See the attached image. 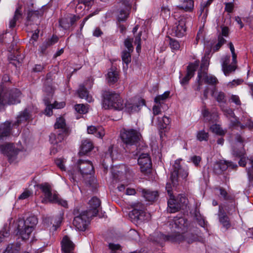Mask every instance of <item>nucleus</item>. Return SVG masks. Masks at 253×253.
<instances>
[{
    "label": "nucleus",
    "instance_id": "64",
    "mask_svg": "<svg viewBox=\"0 0 253 253\" xmlns=\"http://www.w3.org/2000/svg\"><path fill=\"white\" fill-rule=\"evenodd\" d=\"M188 175V169H180V170L179 171L178 176L182 178L183 179H186Z\"/></svg>",
    "mask_w": 253,
    "mask_h": 253
},
{
    "label": "nucleus",
    "instance_id": "58",
    "mask_svg": "<svg viewBox=\"0 0 253 253\" xmlns=\"http://www.w3.org/2000/svg\"><path fill=\"white\" fill-rule=\"evenodd\" d=\"M124 44L126 48V50L132 52L133 51V47L132 44V40L127 38L124 42Z\"/></svg>",
    "mask_w": 253,
    "mask_h": 253
},
{
    "label": "nucleus",
    "instance_id": "14",
    "mask_svg": "<svg viewBox=\"0 0 253 253\" xmlns=\"http://www.w3.org/2000/svg\"><path fill=\"white\" fill-rule=\"evenodd\" d=\"M77 167L82 175L91 174L93 171V165L89 161L79 160Z\"/></svg>",
    "mask_w": 253,
    "mask_h": 253
},
{
    "label": "nucleus",
    "instance_id": "44",
    "mask_svg": "<svg viewBox=\"0 0 253 253\" xmlns=\"http://www.w3.org/2000/svg\"><path fill=\"white\" fill-rule=\"evenodd\" d=\"M130 10H127L123 7H120L117 15L119 21H125L128 18Z\"/></svg>",
    "mask_w": 253,
    "mask_h": 253
},
{
    "label": "nucleus",
    "instance_id": "21",
    "mask_svg": "<svg viewBox=\"0 0 253 253\" xmlns=\"http://www.w3.org/2000/svg\"><path fill=\"white\" fill-rule=\"evenodd\" d=\"M61 244L63 253H74L75 245L67 236L63 238Z\"/></svg>",
    "mask_w": 253,
    "mask_h": 253
},
{
    "label": "nucleus",
    "instance_id": "57",
    "mask_svg": "<svg viewBox=\"0 0 253 253\" xmlns=\"http://www.w3.org/2000/svg\"><path fill=\"white\" fill-rule=\"evenodd\" d=\"M32 191L26 189L20 195H19L18 199L19 200H25L32 196Z\"/></svg>",
    "mask_w": 253,
    "mask_h": 253
},
{
    "label": "nucleus",
    "instance_id": "52",
    "mask_svg": "<svg viewBox=\"0 0 253 253\" xmlns=\"http://www.w3.org/2000/svg\"><path fill=\"white\" fill-rule=\"evenodd\" d=\"M226 41V40L224 39L223 37L219 35L218 36V42L213 47V51L216 52L218 51L222 45L225 43Z\"/></svg>",
    "mask_w": 253,
    "mask_h": 253
},
{
    "label": "nucleus",
    "instance_id": "16",
    "mask_svg": "<svg viewBox=\"0 0 253 253\" xmlns=\"http://www.w3.org/2000/svg\"><path fill=\"white\" fill-rule=\"evenodd\" d=\"M80 17L73 14H68L59 20L60 26L64 29H68L73 26Z\"/></svg>",
    "mask_w": 253,
    "mask_h": 253
},
{
    "label": "nucleus",
    "instance_id": "5",
    "mask_svg": "<svg viewBox=\"0 0 253 253\" xmlns=\"http://www.w3.org/2000/svg\"><path fill=\"white\" fill-rule=\"evenodd\" d=\"M173 17L176 20L172 28V33L177 37H182L185 35L186 24L192 20L191 17L187 14L179 15L177 12H174Z\"/></svg>",
    "mask_w": 253,
    "mask_h": 253
},
{
    "label": "nucleus",
    "instance_id": "41",
    "mask_svg": "<svg viewBox=\"0 0 253 253\" xmlns=\"http://www.w3.org/2000/svg\"><path fill=\"white\" fill-rule=\"evenodd\" d=\"M143 194L146 200L149 202H154L159 196L157 191H151L146 190H143Z\"/></svg>",
    "mask_w": 253,
    "mask_h": 253
},
{
    "label": "nucleus",
    "instance_id": "1",
    "mask_svg": "<svg viewBox=\"0 0 253 253\" xmlns=\"http://www.w3.org/2000/svg\"><path fill=\"white\" fill-rule=\"evenodd\" d=\"M102 107L105 109L122 110L124 108V102L120 94L114 91L104 90L102 93Z\"/></svg>",
    "mask_w": 253,
    "mask_h": 253
},
{
    "label": "nucleus",
    "instance_id": "12",
    "mask_svg": "<svg viewBox=\"0 0 253 253\" xmlns=\"http://www.w3.org/2000/svg\"><path fill=\"white\" fill-rule=\"evenodd\" d=\"M34 109V106H28L24 111L21 112L17 117L16 121L12 125L13 126H18L22 123H25L32 118V114Z\"/></svg>",
    "mask_w": 253,
    "mask_h": 253
},
{
    "label": "nucleus",
    "instance_id": "56",
    "mask_svg": "<svg viewBox=\"0 0 253 253\" xmlns=\"http://www.w3.org/2000/svg\"><path fill=\"white\" fill-rule=\"evenodd\" d=\"M83 3V5L85 6H91L93 3V0H73V3Z\"/></svg>",
    "mask_w": 253,
    "mask_h": 253
},
{
    "label": "nucleus",
    "instance_id": "29",
    "mask_svg": "<svg viewBox=\"0 0 253 253\" xmlns=\"http://www.w3.org/2000/svg\"><path fill=\"white\" fill-rule=\"evenodd\" d=\"M195 70L196 67L194 65L191 64L187 66L186 74L180 81L182 85H184L188 84L190 79L193 77Z\"/></svg>",
    "mask_w": 253,
    "mask_h": 253
},
{
    "label": "nucleus",
    "instance_id": "8",
    "mask_svg": "<svg viewBox=\"0 0 253 253\" xmlns=\"http://www.w3.org/2000/svg\"><path fill=\"white\" fill-rule=\"evenodd\" d=\"M187 199L185 196L178 195L176 198L170 197L168 201V211L170 213H174L183 209L186 206Z\"/></svg>",
    "mask_w": 253,
    "mask_h": 253
},
{
    "label": "nucleus",
    "instance_id": "51",
    "mask_svg": "<svg viewBox=\"0 0 253 253\" xmlns=\"http://www.w3.org/2000/svg\"><path fill=\"white\" fill-rule=\"evenodd\" d=\"M210 129L213 133L219 135H223L225 133V131L219 125L216 124L211 126Z\"/></svg>",
    "mask_w": 253,
    "mask_h": 253
},
{
    "label": "nucleus",
    "instance_id": "32",
    "mask_svg": "<svg viewBox=\"0 0 253 253\" xmlns=\"http://www.w3.org/2000/svg\"><path fill=\"white\" fill-rule=\"evenodd\" d=\"M87 130L88 133L94 134L98 138H102L105 135V131L101 126H90L87 127Z\"/></svg>",
    "mask_w": 253,
    "mask_h": 253
},
{
    "label": "nucleus",
    "instance_id": "46",
    "mask_svg": "<svg viewBox=\"0 0 253 253\" xmlns=\"http://www.w3.org/2000/svg\"><path fill=\"white\" fill-rule=\"evenodd\" d=\"M232 154L234 156L238 158L245 156L246 155V151L244 149V145H242L240 149H237L234 146L233 149Z\"/></svg>",
    "mask_w": 253,
    "mask_h": 253
},
{
    "label": "nucleus",
    "instance_id": "6",
    "mask_svg": "<svg viewBox=\"0 0 253 253\" xmlns=\"http://www.w3.org/2000/svg\"><path fill=\"white\" fill-rule=\"evenodd\" d=\"M20 91L17 88L7 89L4 88L0 94V106L6 104H15L20 103Z\"/></svg>",
    "mask_w": 253,
    "mask_h": 253
},
{
    "label": "nucleus",
    "instance_id": "17",
    "mask_svg": "<svg viewBox=\"0 0 253 253\" xmlns=\"http://www.w3.org/2000/svg\"><path fill=\"white\" fill-rule=\"evenodd\" d=\"M11 129V123L8 121L0 125V143L6 140L10 135Z\"/></svg>",
    "mask_w": 253,
    "mask_h": 253
},
{
    "label": "nucleus",
    "instance_id": "15",
    "mask_svg": "<svg viewBox=\"0 0 253 253\" xmlns=\"http://www.w3.org/2000/svg\"><path fill=\"white\" fill-rule=\"evenodd\" d=\"M101 201L96 197H92L88 202V209L87 211L91 216H96L100 209Z\"/></svg>",
    "mask_w": 253,
    "mask_h": 253
},
{
    "label": "nucleus",
    "instance_id": "10",
    "mask_svg": "<svg viewBox=\"0 0 253 253\" xmlns=\"http://www.w3.org/2000/svg\"><path fill=\"white\" fill-rule=\"evenodd\" d=\"M0 151L7 157L8 161L11 163L16 159L20 150L15 148L13 143H7L0 145Z\"/></svg>",
    "mask_w": 253,
    "mask_h": 253
},
{
    "label": "nucleus",
    "instance_id": "59",
    "mask_svg": "<svg viewBox=\"0 0 253 253\" xmlns=\"http://www.w3.org/2000/svg\"><path fill=\"white\" fill-rule=\"evenodd\" d=\"M222 110L224 113V115L227 117H228L229 118H234V121H235V119H236V118H235L234 113L231 109L225 108V109H222Z\"/></svg>",
    "mask_w": 253,
    "mask_h": 253
},
{
    "label": "nucleus",
    "instance_id": "47",
    "mask_svg": "<svg viewBox=\"0 0 253 253\" xmlns=\"http://www.w3.org/2000/svg\"><path fill=\"white\" fill-rule=\"evenodd\" d=\"M131 52L126 50H124L122 52V59L127 65L131 62Z\"/></svg>",
    "mask_w": 253,
    "mask_h": 253
},
{
    "label": "nucleus",
    "instance_id": "7",
    "mask_svg": "<svg viewBox=\"0 0 253 253\" xmlns=\"http://www.w3.org/2000/svg\"><path fill=\"white\" fill-rule=\"evenodd\" d=\"M131 220L137 224L148 220L150 218V214L145 211V206L143 204L137 202L134 204V208L129 214Z\"/></svg>",
    "mask_w": 253,
    "mask_h": 253
},
{
    "label": "nucleus",
    "instance_id": "13",
    "mask_svg": "<svg viewBox=\"0 0 253 253\" xmlns=\"http://www.w3.org/2000/svg\"><path fill=\"white\" fill-rule=\"evenodd\" d=\"M230 61V56L229 55H225L221 58L222 69L226 76H228L231 72L235 71L237 68V63H234L232 61V63L229 64Z\"/></svg>",
    "mask_w": 253,
    "mask_h": 253
},
{
    "label": "nucleus",
    "instance_id": "2",
    "mask_svg": "<svg viewBox=\"0 0 253 253\" xmlns=\"http://www.w3.org/2000/svg\"><path fill=\"white\" fill-rule=\"evenodd\" d=\"M54 128L55 132L49 136L50 141L53 144L61 142L71 133V129L66 125L65 120L63 117L57 118Z\"/></svg>",
    "mask_w": 253,
    "mask_h": 253
},
{
    "label": "nucleus",
    "instance_id": "55",
    "mask_svg": "<svg viewBox=\"0 0 253 253\" xmlns=\"http://www.w3.org/2000/svg\"><path fill=\"white\" fill-rule=\"evenodd\" d=\"M142 36V32H140L137 35L135 36L134 43L137 44L136 49L138 52L141 49V37Z\"/></svg>",
    "mask_w": 253,
    "mask_h": 253
},
{
    "label": "nucleus",
    "instance_id": "31",
    "mask_svg": "<svg viewBox=\"0 0 253 253\" xmlns=\"http://www.w3.org/2000/svg\"><path fill=\"white\" fill-rule=\"evenodd\" d=\"M211 95L220 104L225 103L226 102L225 93L221 91H218L215 87L212 89Z\"/></svg>",
    "mask_w": 253,
    "mask_h": 253
},
{
    "label": "nucleus",
    "instance_id": "23",
    "mask_svg": "<svg viewBox=\"0 0 253 253\" xmlns=\"http://www.w3.org/2000/svg\"><path fill=\"white\" fill-rule=\"evenodd\" d=\"M180 160H176L173 165V170L171 172L170 179L173 186L178 184L179 171L180 170V169H182L180 165Z\"/></svg>",
    "mask_w": 253,
    "mask_h": 253
},
{
    "label": "nucleus",
    "instance_id": "20",
    "mask_svg": "<svg viewBox=\"0 0 253 253\" xmlns=\"http://www.w3.org/2000/svg\"><path fill=\"white\" fill-rule=\"evenodd\" d=\"M234 166V165L231 162L220 161L214 163L213 170L215 173L220 174L223 171L226 170L228 167Z\"/></svg>",
    "mask_w": 253,
    "mask_h": 253
},
{
    "label": "nucleus",
    "instance_id": "28",
    "mask_svg": "<svg viewBox=\"0 0 253 253\" xmlns=\"http://www.w3.org/2000/svg\"><path fill=\"white\" fill-rule=\"evenodd\" d=\"M119 73L115 67H111L106 76L107 83L110 84H114L119 79Z\"/></svg>",
    "mask_w": 253,
    "mask_h": 253
},
{
    "label": "nucleus",
    "instance_id": "26",
    "mask_svg": "<svg viewBox=\"0 0 253 253\" xmlns=\"http://www.w3.org/2000/svg\"><path fill=\"white\" fill-rule=\"evenodd\" d=\"M149 240L154 244L163 246L164 242L169 241V235H165L161 233H157L150 235Z\"/></svg>",
    "mask_w": 253,
    "mask_h": 253
},
{
    "label": "nucleus",
    "instance_id": "24",
    "mask_svg": "<svg viewBox=\"0 0 253 253\" xmlns=\"http://www.w3.org/2000/svg\"><path fill=\"white\" fill-rule=\"evenodd\" d=\"M38 186L43 193L44 197L51 203L53 199V193L52 192L51 186L47 183L39 184Z\"/></svg>",
    "mask_w": 253,
    "mask_h": 253
},
{
    "label": "nucleus",
    "instance_id": "43",
    "mask_svg": "<svg viewBox=\"0 0 253 253\" xmlns=\"http://www.w3.org/2000/svg\"><path fill=\"white\" fill-rule=\"evenodd\" d=\"M22 15V13L21 11V7L18 6L15 11L13 19H11L9 22V27H14L15 26L17 20L21 18Z\"/></svg>",
    "mask_w": 253,
    "mask_h": 253
},
{
    "label": "nucleus",
    "instance_id": "63",
    "mask_svg": "<svg viewBox=\"0 0 253 253\" xmlns=\"http://www.w3.org/2000/svg\"><path fill=\"white\" fill-rule=\"evenodd\" d=\"M190 160L191 162L195 165L196 167H198L201 161V157L199 156H194L191 157Z\"/></svg>",
    "mask_w": 253,
    "mask_h": 253
},
{
    "label": "nucleus",
    "instance_id": "62",
    "mask_svg": "<svg viewBox=\"0 0 253 253\" xmlns=\"http://www.w3.org/2000/svg\"><path fill=\"white\" fill-rule=\"evenodd\" d=\"M161 106V105H160L159 104L153 106L152 110L154 116H157L161 114L162 111Z\"/></svg>",
    "mask_w": 253,
    "mask_h": 253
},
{
    "label": "nucleus",
    "instance_id": "60",
    "mask_svg": "<svg viewBox=\"0 0 253 253\" xmlns=\"http://www.w3.org/2000/svg\"><path fill=\"white\" fill-rule=\"evenodd\" d=\"M169 45L172 50H178L180 48V44L177 41L173 39L170 40Z\"/></svg>",
    "mask_w": 253,
    "mask_h": 253
},
{
    "label": "nucleus",
    "instance_id": "25",
    "mask_svg": "<svg viewBox=\"0 0 253 253\" xmlns=\"http://www.w3.org/2000/svg\"><path fill=\"white\" fill-rule=\"evenodd\" d=\"M176 6L180 9L187 12H191L194 8V2L193 0H177Z\"/></svg>",
    "mask_w": 253,
    "mask_h": 253
},
{
    "label": "nucleus",
    "instance_id": "22",
    "mask_svg": "<svg viewBox=\"0 0 253 253\" xmlns=\"http://www.w3.org/2000/svg\"><path fill=\"white\" fill-rule=\"evenodd\" d=\"M145 105V101L144 99L139 98L138 102L136 103H131L129 102H126L124 103V108L129 113L138 111L140 107Z\"/></svg>",
    "mask_w": 253,
    "mask_h": 253
},
{
    "label": "nucleus",
    "instance_id": "40",
    "mask_svg": "<svg viewBox=\"0 0 253 253\" xmlns=\"http://www.w3.org/2000/svg\"><path fill=\"white\" fill-rule=\"evenodd\" d=\"M157 125L158 127L161 129L166 128L167 126H169L171 122L170 119L165 116L163 117H158L157 118Z\"/></svg>",
    "mask_w": 253,
    "mask_h": 253
},
{
    "label": "nucleus",
    "instance_id": "39",
    "mask_svg": "<svg viewBox=\"0 0 253 253\" xmlns=\"http://www.w3.org/2000/svg\"><path fill=\"white\" fill-rule=\"evenodd\" d=\"M78 94L80 98L85 99L88 102H91L93 101L92 96L89 94L88 91L84 85L80 86Z\"/></svg>",
    "mask_w": 253,
    "mask_h": 253
},
{
    "label": "nucleus",
    "instance_id": "27",
    "mask_svg": "<svg viewBox=\"0 0 253 253\" xmlns=\"http://www.w3.org/2000/svg\"><path fill=\"white\" fill-rule=\"evenodd\" d=\"M94 146L92 142L88 139L83 140L80 147V150L79 153L80 156L84 155L91 151Z\"/></svg>",
    "mask_w": 253,
    "mask_h": 253
},
{
    "label": "nucleus",
    "instance_id": "36",
    "mask_svg": "<svg viewBox=\"0 0 253 253\" xmlns=\"http://www.w3.org/2000/svg\"><path fill=\"white\" fill-rule=\"evenodd\" d=\"M18 229L19 235L23 240H28L33 231L31 228L21 226L20 224L18 225Z\"/></svg>",
    "mask_w": 253,
    "mask_h": 253
},
{
    "label": "nucleus",
    "instance_id": "38",
    "mask_svg": "<svg viewBox=\"0 0 253 253\" xmlns=\"http://www.w3.org/2000/svg\"><path fill=\"white\" fill-rule=\"evenodd\" d=\"M219 191V197L223 198L225 201H229L231 203H234L235 196L228 193L223 187H219L216 188Z\"/></svg>",
    "mask_w": 253,
    "mask_h": 253
},
{
    "label": "nucleus",
    "instance_id": "33",
    "mask_svg": "<svg viewBox=\"0 0 253 253\" xmlns=\"http://www.w3.org/2000/svg\"><path fill=\"white\" fill-rule=\"evenodd\" d=\"M200 73L202 74V79L204 81L205 84H209L211 85H216L218 81L217 79L212 75H208L206 72L201 71Z\"/></svg>",
    "mask_w": 253,
    "mask_h": 253
},
{
    "label": "nucleus",
    "instance_id": "30",
    "mask_svg": "<svg viewBox=\"0 0 253 253\" xmlns=\"http://www.w3.org/2000/svg\"><path fill=\"white\" fill-rule=\"evenodd\" d=\"M45 104L46 105V108L44 110V113L46 115L50 116L52 115V109L53 108H57L59 109L63 108L65 104L63 102L57 103V102H55L53 104H49V102L47 100H44Z\"/></svg>",
    "mask_w": 253,
    "mask_h": 253
},
{
    "label": "nucleus",
    "instance_id": "11",
    "mask_svg": "<svg viewBox=\"0 0 253 253\" xmlns=\"http://www.w3.org/2000/svg\"><path fill=\"white\" fill-rule=\"evenodd\" d=\"M137 161L142 172L147 173L151 171L152 162L148 154H141L139 156Z\"/></svg>",
    "mask_w": 253,
    "mask_h": 253
},
{
    "label": "nucleus",
    "instance_id": "48",
    "mask_svg": "<svg viewBox=\"0 0 253 253\" xmlns=\"http://www.w3.org/2000/svg\"><path fill=\"white\" fill-rule=\"evenodd\" d=\"M209 137V133L204 130L198 131L196 135L197 139L200 141H208Z\"/></svg>",
    "mask_w": 253,
    "mask_h": 253
},
{
    "label": "nucleus",
    "instance_id": "35",
    "mask_svg": "<svg viewBox=\"0 0 253 253\" xmlns=\"http://www.w3.org/2000/svg\"><path fill=\"white\" fill-rule=\"evenodd\" d=\"M42 12L38 10L29 11L27 17L26 24L28 25L31 24L32 22H37L39 17L42 16Z\"/></svg>",
    "mask_w": 253,
    "mask_h": 253
},
{
    "label": "nucleus",
    "instance_id": "19",
    "mask_svg": "<svg viewBox=\"0 0 253 253\" xmlns=\"http://www.w3.org/2000/svg\"><path fill=\"white\" fill-rule=\"evenodd\" d=\"M172 222V228L174 231H185L187 229L188 221L182 217H175Z\"/></svg>",
    "mask_w": 253,
    "mask_h": 253
},
{
    "label": "nucleus",
    "instance_id": "34",
    "mask_svg": "<svg viewBox=\"0 0 253 253\" xmlns=\"http://www.w3.org/2000/svg\"><path fill=\"white\" fill-rule=\"evenodd\" d=\"M232 126L235 127H240L241 129H243L246 127L248 128L251 130H253V121L250 119H247L245 123V125L242 124L237 119L235 121H231Z\"/></svg>",
    "mask_w": 253,
    "mask_h": 253
},
{
    "label": "nucleus",
    "instance_id": "9",
    "mask_svg": "<svg viewBox=\"0 0 253 253\" xmlns=\"http://www.w3.org/2000/svg\"><path fill=\"white\" fill-rule=\"evenodd\" d=\"M184 232L174 231V232L169 235V241L178 243L186 241L188 244H190L195 240L196 237L193 234Z\"/></svg>",
    "mask_w": 253,
    "mask_h": 253
},
{
    "label": "nucleus",
    "instance_id": "49",
    "mask_svg": "<svg viewBox=\"0 0 253 253\" xmlns=\"http://www.w3.org/2000/svg\"><path fill=\"white\" fill-rule=\"evenodd\" d=\"M169 95V92L166 91L163 94L157 96L155 98L154 101L157 104H159L160 105H161L163 103V101L165 100L167 98H168Z\"/></svg>",
    "mask_w": 253,
    "mask_h": 253
},
{
    "label": "nucleus",
    "instance_id": "37",
    "mask_svg": "<svg viewBox=\"0 0 253 253\" xmlns=\"http://www.w3.org/2000/svg\"><path fill=\"white\" fill-rule=\"evenodd\" d=\"M38 223V219L34 215L30 216L27 217L26 220L22 223V225L34 230Z\"/></svg>",
    "mask_w": 253,
    "mask_h": 253
},
{
    "label": "nucleus",
    "instance_id": "3",
    "mask_svg": "<svg viewBox=\"0 0 253 253\" xmlns=\"http://www.w3.org/2000/svg\"><path fill=\"white\" fill-rule=\"evenodd\" d=\"M120 136L126 147L134 146L136 148L142 137L138 130L130 128H123L121 130Z\"/></svg>",
    "mask_w": 253,
    "mask_h": 253
},
{
    "label": "nucleus",
    "instance_id": "4",
    "mask_svg": "<svg viewBox=\"0 0 253 253\" xmlns=\"http://www.w3.org/2000/svg\"><path fill=\"white\" fill-rule=\"evenodd\" d=\"M73 214L74 215L73 225L79 231H85L89 223V218L92 217L87 211H82L80 207L74 208Z\"/></svg>",
    "mask_w": 253,
    "mask_h": 253
},
{
    "label": "nucleus",
    "instance_id": "50",
    "mask_svg": "<svg viewBox=\"0 0 253 253\" xmlns=\"http://www.w3.org/2000/svg\"><path fill=\"white\" fill-rule=\"evenodd\" d=\"M110 253H121V246L119 244L110 243L108 245Z\"/></svg>",
    "mask_w": 253,
    "mask_h": 253
},
{
    "label": "nucleus",
    "instance_id": "18",
    "mask_svg": "<svg viewBox=\"0 0 253 253\" xmlns=\"http://www.w3.org/2000/svg\"><path fill=\"white\" fill-rule=\"evenodd\" d=\"M218 217L219 221L223 227L225 228L226 230L230 228L231 224L230 219L221 205L219 206Z\"/></svg>",
    "mask_w": 253,
    "mask_h": 253
},
{
    "label": "nucleus",
    "instance_id": "54",
    "mask_svg": "<svg viewBox=\"0 0 253 253\" xmlns=\"http://www.w3.org/2000/svg\"><path fill=\"white\" fill-rule=\"evenodd\" d=\"M75 109L78 113L82 114H84L88 111L87 107L83 104L76 105Z\"/></svg>",
    "mask_w": 253,
    "mask_h": 253
},
{
    "label": "nucleus",
    "instance_id": "61",
    "mask_svg": "<svg viewBox=\"0 0 253 253\" xmlns=\"http://www.w3.org/2000/svg\"><path fill=\"white\" fill-rule=\"evenodd\" d=\"M229 48L232 53V56L233 58V62L234 63H237V55L235 52V48L234 45L232 42L229 43Z\"/></svg>",
    "mask_w": 253,
    "mask_h": 253
},
{
    "label": "nucleus",
    "instance_id": "45",
    "mask_svg": "<svg viewBox=\"0 0 253 253\" xmlns=\"http://www.w3.org/2000/svg\"><path fill=\"white\" fill-rule=\"evenodd\" d=\"M51 203L58 204L64 208H67L68 207L67 202L60 198L58 194L56 192H53V199Z\"/></svg>",
    "mask_w": 253,
    "mask_h": 253
},
{
    "label": "nucleus",
    "instance_id": "42",
    "mask_svg": "<svg viewBox=\"0 0 253 253\" xmlns=\"http://www.w3.org/2000/svg\"><path fill=\"white\" fill-rule=\"evenodd\" d=\"M20 246L18 242L9 244L2 253H19Z\"/></svg>",
    "mask_w": 253,
    "mask_h": 253
},
{
    "label": "nucleus",
    "instance_id": "53",
    "mask_svg": "<svg viewBox=\"0 0 253 253\" xmlns=\"http://www.w3.org/2000/svg\"><path fill=\"white\" fill-rule=\"evenodd\" d=\"M131 0H119V6L127 10H130L131 8Z\"/></svg>",
    "mask_w": 253,
    "mask_h": 253
}]
</instances>
